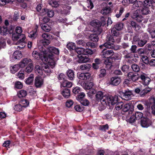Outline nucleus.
Wrapping results in <instances>:
<instances>
[{"label":"nucleus","mask_w":155,"mask_h":155,"mask_svg":"<svg viewBox=\"0 0 155 155\" xmlns=\"http://www.w3.org/2000/svg\"><path fill=\"white\" fill-rule=\"evenodd\" d=\"M32 56L35 59L38 60L41 59L43 62L49 60L48 64L53 66L54 64L55 60H53V56L47 54V51L44 49H42V51L39 53L37 51H34L32 53Z\"/></svg>","instance_id":"f257e3e1"},{"label":"nucleus","mask_w":155,"mask_h":155,"mask_svg":"<svg viewBox=\"0 0 155 155\" xmlns=\"http://www.w3.org/2000/svg\"><path fill=\"white\" fill-rule=\"evenodd\" d=\"M107 42L104 44L100 46L101 48H103L105 47L106 48L113 49L114 48V40L113 36L110 35H107L106 38Z\"/></svg>","instance_id":"f03ea898"},{"label":"nucleus","mask_w":155,"mask_h":155,"mask_svg":"<svg viewBox=\"0 0 155 155\" xmlns=\"http://www.w3.org/2000/svg\"><path fill=\"white\" fill-rule=\"evenodd\" d=\"M96 98L97 100H101L102 104L105 107L107 105V102L106 99L107 96H105L101 91H98L96 94Z\"/></svg>","instance_id":"7ed1b4c3"},{"label":"nucleus","mask_w":155,"mask_h":155,"mask_svg":"<svg viewBox=\"0 0 155 155\" xmlns=\"http://www.w3.org/2000/svg\"><path fill=\"white\" fill-rule=\"evenodd\" d=\"M140 10L137 8L136 10L133 12V13L131 14V16L133 18L136 20L138 22H141L143 19V18L140 14Z\"/></svg>","instance_id":"20e7f679"},{"label":"nucleus","mask_w":155,"mask_h":155,"mask_svg":"<svg viewBox=\"0 0 155 155\" xmlns=\"http://www.w3.org/2000/svg\"><path fill=\"white\" fill-rule=\"evenodd\" d=\"M52 59H53V60H55V61H54V66H52V65L48 64V60H47L46 61H45L46 62H48L47 64H46L45 63V62L43 64H42L43 70L47 74H49L51 72L50 68L51 67V68H53L54 67L55 65V62L56 61V59L54 58L53 57Z\"/></svg>","instance_id":"39448f33"},{"label":"nucleus","mask_w":155,"mask_h":155,"mask_svg":"<svg viewBox=\"0 0 155 155\" xmlns=\"http://www.w3.org/2000/svg\"><path fill=\"white\" fill-rule=\"evenodd\" d=\"M21 39L17 42H14V44L17 46L14 47L17 49H21L23 48L25 46V36L24 35H21Z\"/></svg>","instance_id":"423d86ee"},{"label":"nucleus","mask_w":155,"mask_h":155,"mask_svg":"<svg viewBox=\"0 0 155 155\" xmlns=\"http://www.w3.org/2000/svg\"><path fill=\"white\" fill-rule=\"evenodd\" d=\"M15 32L12 35V38L13 41L17 40L20 36L21 37V33L22 31L21 27H17L15 29Z\"/></svg>","instance_id":"0eeeda50"},{"label":"nucleus","mask_w":155,"mask_h":155,"mask_svg":"<svg viewBox=\"0 0 155 155\" xmlns=\"http://www.w3.org/2000/svg\"><path fill=\"white\" fill-rule=\"evenodd\" d=\"M47 51V54L53 56L54 58L56 59V61L58 60V58L55 57L52 53H54L56 54H58L59 53V51L58 49L54 47H50L48 48L47 51Z\"/></svg>","instance_id":"6e6552de"},{"label":"nucleus","mask_w":155,"mask_h":155,"mask_svg":"<svg viewBox=\"0 0 155 155\" xmlns=\"http://www.w3.org/2000/svg\"><path fill=\"white\" fill-rule=\"evenodd\" d=\"M107 104H108L113 105L117 104L118 101V97L117 96H107L106 99Z\"/></svg>","instance_id":"1a4fd4ad"},{"label":"nucleus","mask_w":155,"mask_h":155,"mask_svg":"<svg viewBox=\"0 0 155 155\" xmlns=\"http://www.w3.org/2000/svg\"><path fill=\"white\" fill-rule=\"evenodd\" d=\"M123 94V99L126 101L131 100L134 96L132 91L130 90L125 91Z\"/></svg>","instance_id":"9d476101"},{"label":"nucleus","mask_w":155,"mask_h":155,"mask_svg":"<svg viewBox=\"0 0 155 155\" xmlns=\"http://www.w3.org/2000/svg\"><path fill=\"white\" fill-rule=\"evenodd\" d=\"M32 63V61L31 59L26 58L23 59L19 63V64L21 68H23L26 66H28Z\"/></svg>","instance_id":"9b49d317"},{"label":"nucleus","mask_w":155,"mask_h":155,"mask_svg":"<svg viewBox=\"0 0 155 155\" xmlns=\"http://www.w3.org/2000/svg\"><path fill=\"white\" fill-rule=\"evenodd\" d=\"M152 123L151 120L150 119L146 117L143 118L141 120V124L143 127H148Z\"/></svg>","instance_id":"f8f14e48"},{"label":"nucleus","mask_w":155,"mask_h":155,"mask_svg":"<svg viewBox=\"0 0 155 155\" xmlns=\"http://www.w3.org/2000/svg\"><path fill=\"white\" fill-rule=\"evenodd\" d=\"M101 56L103 58H108L112 56L114 54L113 51L112 50H108L105 51V49L102 52Z\"/></svg>","instance_id":"ddd939ff"},{"label":"nucleus","mask_w":155,"mask_h":155,"mask_svg":"<svg viewBox=\"0 0 155 155\" xmlns=\"http://www.w3.org/2000/svg\"><path fill=\"white\" fill-rule=\"evenodd\" d=\"M140 78L143 81V84L145 85H147L149 84L150 79L147 77L146 74L141 72V74L140 75Z\"/></svg>","instance_id":"4468645a"},{"label":"nucleus","mask_w":155,"mask_h":155,"mask_svg":"<svg viewBox=\"0 0 155 155\" xmlns=\"http://www.w3.org/2000/svg\"><path fill=\"white\" fill-rule=\"evenodd\" d=\"M141 74L140 73L138 74L137 73H134L133 72H130L127 74V76L129 79H131L133 81H135L137 80L140 78V75Z\"/></svg>","instance_id":"2eb2a0df"},{"label":"nucleus","mask_w":155,"mask_h":155,"mask_svg":"<svg viewBox=\"0 0 155 155\" xmlns=\"http://www.w3.org/2000/svg\"><path fill=\"white\" fill-rule=\"evenodd\" d=\"M44 80L41 77L38 76L35 80V85L37 87H41L43 84Z\"/></svg>","instance_id":"dca6fc26"},{"label":"nucleus","mask_w":155,"mask_h":155,"mask_svg":"<svg viewBox=\"0 0 155 155\" xmlns=\"http://www.w3.org/2000/svg\"><path fill=\"white\" fill-rule=\"evenodd\" d=\"M41 14L42 15H44L47 14L48 17L51 18L54 16V13L52 10L47 9H44L42 10V13Z\"/></svg>","instance_id":"f3484780"},{"label":"nucleus","mask_w":155,"mask_h":155,"mask_svg":"<svg viewBox=\"0 0 155 155\" xmlns=\"http://www.w3.org/2000/svg\"><path fill=\"white\" fill-rule=\"evenodd\" d=\"M78 62L79 63H85L89 61L90 59L88 55L85 54L78 56Z\"/></svg>","instance_id":"a211bd4d"},{"label":"nucleus","mask_w":155,"mask_h":155,"mask_svg":"<svg viewBox=\"0 0 155 155\" xmlns=\"http://www.w3.org/2000/svg\"><path fill=\"white\" fill-rule=\"evenodd\" d=\"M121 80L119 77H114L111 78L110 84L114 85H117L120 82Z\"/></svg>","instance_id":"6ab92c4d"},{"label":"nucleus","mask_w":155,"mask_h":155,"mask_svg":"<svg viewBox=\"0 0 155 155\" xmlns=\"http://www.w3.org/2000/svg\"><path fill=\"white\" fill-rule=\"evenodd\" d=\"M81 84L85 89H90L92 88L94 85V84L92 82L85 83L84 82H82Z\"/></svg>","instance_id":"aec40b11"},{"label":"nucleus","mask_w":155,"mask_h":155,"mask_svg":"<svg viewBox=\"0 0 155 155\" xmlns=\"http://www.w3.org/2000/svg\"><path fill=\"white\" fill-rule=\"evenodd\" d=\"M12 57L13 60H19L22 57V55L21 51H15L13 54Z\"/></svg>","instance_id":"412c9836"},{"label":"nucleus","mask_w":155,"mask_h":155,"mask_svg":"<svg viewBox=\"0 0 155 155\" xmlns=\"http://www.w3.org/2000/svg\"><path fill=\"white\" fill-rule=\"evenodd\" d=\"M90 76L91 74L89 73H82L79 75L78 78L81 80H86L88 79Z\"/></svg>","instance_id":"4be33fe9"},{"label":"nucleus","mask_w":155,"mask_h":155,"mask_svg":"<svg viewBox=\"0 0 155 155\" xmlns=\"http://www.w3.org/2000/svg\"><path fill=\"white\" fill-rule=\"evenodd\" d=\"M150 104L151 106L152 112L155 115V98L151 97L150 99Z\"/></svg>","instance_id":"5701e85b"},{"label":"nucleus","mask_w":155,"mask_h":155,"mask_svg":"<svg viewBox=\"0 0 155 155\" xmlns=\"http://www.w3.org/2000/svg\"><path fill=\"white\" fill-rule=\"evenodd\" d=\"M21 68L19 63L10 67V70L12 73L14 74L16 72Z\"/></svg>","instance_id":"b1692460"},{"label":"nucleus","mask_w":155,"mask_h":155,"mask_svg":"<svg viewBox=\"0 0 155 155\" xmlns=\"http://www.w3.org/2000/svg\"><path fill=\"white\" fill-rule=\"evenodd\" d=\"M111 9L109 6H106L103 8L101 11V13L104 15H107L111 12Z\"/></svg>","instance_id":"393cba45"},{"label":"nucleus","mask_w":155,"mask_h":155,"mask_svg":"<svg viewBox=\"0 0 155 155\" xmlns=\"http://www.w3.org/2000/svg\"><path fill=\"white\" fill-rule=\"evenodd\" d=\"M40 25L42 29L45 31L49 32L51 30V27L46 24L41 23Z\"/></svg>","instance_id":"a878e982"},{"label":"nucleus","mask_w":155,"mask_h":155,"mask_svg":"<svg viewBox=\"0 0 155 155\" xmlns=\"http://www.w3.org/2000/svg\"><path fill=\"white\" fill-rule=\"evenodd\" d=\"M72 85V83L67 80H64L61 83V87H71Z\"/></svg>","instance_id":"bb28decb"},{"label":"nucleus","mask_w":155,"mask_h":155,"mask_svg":"<svg viewBox=\"0 0 155 155\" xmlns=\"http://www.w3.org/2000/svg\"><path fill=\"white\" fill-rule=\"evenodd\" d=\"M63 9L61 11V13L65 15L69 14L70 13L69 11L71 8V7L69 6L64 5L63 6Z\"/></svg>","instance_id":"cd10ccee"},{"label":"nucleus","mask_w":155,"mask_h":155,"mask_svg":"<svg viewBox=\"0 0 155 155\" xmlns=\"http://www.w3.org/2000/svg\"><path fill=\"white\" fill-rule=\"evenodd\" d=\"M133 107V105L131 103H127L123 106L122 110L124 112H127L130 109H132Z\"/></svg>","instance_id":"c85d7f7f"},{"label":"nucleus","mask_w":155,"mask_h":155,"mask_svg":"<svg viewBox=\"0 0 155 155\" xmlns=\"http://www.w3.org/2000/svg\"><path fill=\"white\" fill-rule=\"evenodd\" d=\"M61 94L64 98H68L70 96V91L68 88L65 89L62 91Z\"/></svg>","instance_id":"c756f323"},{"label":"nucleus","mask_w":155,"mask_h":155,"mask_svg":"<svg viewBox=\"0 0 155 155\" xmlns=\"http://www.w3.org/2000/svg\"><path fill=\"white\" fill-rule=\"evenodd\" d=\"M43 68L42 65L41 67L40 66L37 65L35 66V73L38 74L40 75H41L43 73Z\"/></svg>","instance_id":"7c9ffc66"},{"label":"nucleus","mask_w":155,"mask_h":155,"mask_svg":"<svg viewBox=\"0 0 155 155\" xmlns=\"http://www.w3.org/2000/svg\"><path fill=\"white\" fill-rule=\"evenodd\" d=\"M67 75L69 79L72 80L74 78V73L73 70L71 69H69L67 71Z\"/></svg>","instance_id":"2f4dec72"},{"label":"nucleus","mask_w":155,"mask_h":155,"mask_svg":"<svg viewBox=\"0 0 155 155\" xmlns=\"http://www.w3.org/2000/svg\"><path fill=\"white\" fill-rule=\"evenodd\" d=\"M140 11L142 14L144 15H147L150 14V11L148 7H144L140 10Z\"/></svg>","instance_id":"473e14b6"},{"label":"nucleus","mask_w":155,"mask_h":155,"mask_svg":"<svg viewBox=\"0 0 155 155\" xmlns=\"http://www.w3.org/2000/svg\"><path fill=\"white\" fill-rule=\"evenodd\" d=\"M75 51L78 54V56L84 54L85 49L83 48H77Z\"/></svg>","instance_id":"72a5a7b5"},{"label":"nucleus","mask_w":155,"mask_h":155,"mask_svg":"<svg viewBox=\"0 0 155 155\" xmlns=\"http://www.w3.org/2000/svg\"><path fill=\"white\" fill-rule=\"evenodd\" d=\"M34 75L33 74H31L25 80V82L26 83L28 84H30L32 83L34 80Z\"/></svg>","instance_id":"f704fd0d"},{"label":"nucleus","mask_w":155,"mask_h":155,"mask_svg":"<svg viewBox=\"0 0 155 155\" xmlns=\"http://www.w3.org/2000/svg\"><path fill=\"white\" fill-rule=\"evenodd\" d=\"M27 94V92L24 90H21L19 91L17 94L18 97L20 98L25 97Z\"/></svg>","instance_id":"c9c22d12"},{"label":"nucleus","mask_w":155,"mask_h":155,"mask_svg":"<svg viewBox=\"0 0 155 155\" xmlns=\"http://www.w3.org/2000/svg\"><path fill=\"white\" fill-rule=\"evenodd\" d=\"M67 48L70 51H75L76 48L75 43L72 42H70L67 44Z\"/></svg>","instance_id":"e433bc0d"},{"label":"nucleus","mask_w":155,"mask_h":155,"mask_svg":"<svg viewBox=\"0 0 155 155\" xmlns=\"http://www.w3.org/2000/svg\"><path fill=\"white\" fill-rule=\"evenodd\" d=\"M91 65L89 64H84L81 65L80 66V68L82 70H86L88 71L91 67Z\"/></svg>","instance_id":"4c0bfd02"},{"label":"nucleus","mask_w":155,"mask_h":155,"mask_svg":"<svg viewBox=\"0 0 155 155\" xmlns=\"http://www.w3.org/2000/svg\"><path fill=\"white\" fill-rule=\"evenodd\" d=\"M89 38L90 40L94 42H97L98 41L99 38L96 34H92L90 35Z\"/></svg>","instance_id":"58836bf2"},{"label":"nucleus","mask_w":155,"mask_h":155,"mask_svg":"<svg viewBox=\"0 0 155 155\" xmlns=\"http://www.w3.org/2000/svg\"><path fill=\"white\" fill-rule=\"evenodd\" d=\"M14 0H0V6H4L10 2H13ZM18 2H22L23 0H17Z\"/></svg>","instance_id":"ea45409f"},{"label":"nucleus","mask_w":155,"mask_h":155,"mask_svg":"<svg viewBox=\"0 0 155 155\" xmlns=\"http://www.w3.org/2000/svg\"><path fill=\"white\" fill-rule=\"evenodd\" d=\"M111 31L112 35L118 37L119 40L118 41H119L120 39V36L119 35L118 32L114 28L111 29Z\"/></svg>","instance_id":"a19ab883"},{"label":"nucleus","mask_w":155,"mask_h":155,"mask_svg":"<svg viewBox=\"0 0 155 155\" xmlns=\"http://www.w3.org/2000/svg\"><path fill=\"white\" fill-rule=\"evenodd\" d=\"M127 122L132 124L133 125H135V122L136 121V119L135 118V117L134 116V114H133L132 116H131L130 118L127 119Z\"/></svg>","instance_id":"79ce46f5"},{"label":"nucleus","mask_w":155,"mask_h":155,"mask_svg":"<svg viewBox=\"0 0 155 155\" xmlns=\"http://www.w3.org/2000/svg\"><path fill=\"white\" fill-rule=\"evenodd\" d=\"M33 69V66L32 63L31 64H29L27 66L25 70V71L27 73H29L32 71Z\"/></svg>","instance_id":"37998d69"},{"label":"nucleus","mask_w":155,"mask_h":155,"mask_svg":"<svg viewBox=\"0 0 155 155\" xmlns=\"http://www.w3.org/2000/svg\"><path fill=\"white\" fill-rule=\"evenodd\" d=\"M143 116V114L142 113L137 112L135 113L134 114V116L136 120H138L140 119Z\"/></svg>","instance_id":"c03bdc74"},{"label":"nucleus","mask_w":155,"mask_h":155,"mask_svg":"<svg viewBox=\"0 0 155 155\" xmlns=\"http://www.w3.org/2000/svg\"><path fill=\"white\" fill-rule=\"evenodd\" d=\"M151 90V88L149 87H147L145 88L141 91L140 93V95L141 96L146 94L148 92H150Z\"/></svg>","instance_id":"a18cd8bd"},{"label":"nucleus","mask_w":155,"mask_h":155,"mask_svg":"<svg viewBox=\"0 0 155 155\" xmlns=\"http://www.w3.org/2000/svg\"><path fill=\"white\" fill-rule=\"evenodd\" d=\"M1 29L0 32L1 35H6L8 31L7 27L3 26L2 27H1Z\"/></svg>","instance_id":"49530a36"},{"label":"nucleus","mask_w":155,"mask_h":155,"mask_svg":"<svg viewBox=\"0 0 155 155\" xmlns=\"http://www.w3.org/2000/svg\"><path fill=\"white\" fill-rule=\"evenodd\" d=\"M42 37L43 39H46L50 40L52 38V36L51 35H49L46 33H43L42 35Z\"/></svg>","instance_id":"de8ad7c7"},{"label":"nucleus","mask_w":155,"mask_h":155,"mask_svg":"<svg viewBox=\"0 0 155 155\" xmlns=\"http://www.w3.org/2000/svg\"><path fill=\"white\" fill-rule=\"evenodd\" d=\"M37 35V33L36 32V31H32L30 32L28 34V36L31 38H35Z\"/></svg>","instance_id":"09e8293b"},{"label":"nucleus","mask_w":155,"mask_h":155,"mask_svg":"<svg viewBox=\"0 0 155 155\" xmlns=\"http://www.w3.org/2000/svg\"><path fill=\"white\" fill-rule=\"evenodd\" d=\"M20 103L22 106V107H27L29 104V102L26 100H22Z\"/></svg>","instance_id":"8fccbe9b"},{"label":"nucleus","mask_w":155,"mask_h":155,"mask_svg":"<svg viewBox=\"0 0 155 155\" xmlns=\"http://www.w3.org/2000/svg\"><path fill=\"white\" fill-rule=\"evenodd\" d=\"M116 109L117 110H119L123 108V103L122 102H118L116 104Z\"/></svg>","instance_id":"3c124183"},{"label":"nucleus","mask_w":155,"mask_h":155,"mask_svg":"<svg viewBox=\"0 0 155 155\" xmlns=\"http://www.w3.org/2000/svg\"><path fill=\"white\" fill-rule=\"evenodd\" d=\"M106 74V71L104 69H102L100 71V74L99 76L101 78L104 77Z\"/></svg>","instance_id":"603ef678"},{"label":"nucleus","mask_w":155,"mask_h":155,"mask_svg":"<svg viewBox=\"0 0 155 155\" xmlns=\"http://www.w3.org/2000/svg\"><path fill=\"white\" fill-rule=\"evenodd\" d=\"M140 58L142 61L146 64H148L149 63L148 58L147 56L141 55Z\"/></svg>","instance_id":"864d4df0"},{"label":"nucleus","mask_w":155,"mask_h":155,"mask_svg":"<svg viewBox=\"0 0 155 155\" xmlns=\"http://www.w3.org/2000/svg\"><path fill=\"white\" fill-rule=\"evenodd\" d=\"M131 67L133 70L135 72H138L140 70L139 66L136 64H132Z\"/></svg>","instance_id":"5fc2aeb1"},{"label":"nucleus","mask_w":155,"mask_h":155,"mask_svg":"<svg viewBox=\"0 0 155 155\" xmlns=\"http://www.w3.org/2000/svg\"><path fill=\"white\" fill-rule=\"evenodd\" d=\"M17 76L20 79H23L25 77L24 71L22 70H20L17 74Z\"/></svg>","instance_id":"6e6d98bb"},{"label":"nucleus","mask_w":155,"mask_h":155,"mask_svg":"<svg viewBox=\"0 0 155 155\" xmlns=\"http://www.w3.org/2000/svg\"><path fill=\"white\" fill-rule=\"evenodd\" d=\"M95 45H94V43L91 42H88L86 44V48H95Z\"/></svg>","instance_id":"4d7b16f0"},{"label":"nucleus","mask_w":155,"mask_h":155,"mask_svg":"<svg viewBox=\"0 0 155 155\" xmlns=\"http://www.w3.org/2000/svg\"><path fill=\"white\" fill-rule=\"evenodd\" d=\"M49 4L52 6V7L56 8L59 5L57 2L52 0L49 2Z\"/></svg>","instance_id":"13d9d810"},{"label":"nucleus","mask_w":155,"mask_h":155,"mask_svg":"<svg viewBox=\"0 0 155 155\" xmlns=\"http://www.w3.org/2000/svg\"><path fill=\"white\" fill-rule=\"evenodd\" d=\"M85 94L83 92H81L80 94L78 95V97H77V100L80 102L81 101H82L83 99V98L84 97Z\"/></svg>","instance_id":"bf43d9fd"},{"label":"nucleus","mask_w":155,"mask_h":155,"mask_svg":"<svg viewBox=\"0 0 155 155\" xmlns=\"http://www.w3.org/2000/svg\"><path fill=\"white\" fill-rule=\"evenodd\" d=\"M147 42V41L145 40H140L138 41V44L140 47H143Z\"/></svg>","instance_id":"052dcab7"},{"label":"nucleus","mask_w":155,"mask_h":155,"mask_svg":"<svg viewBox=\"0 0 155 155\" xmlns=\"http://www.w3.org/2000/svg\"><path fill=\"white\" fill-rule=\"evenodd\" d=\"M74 108L75 110L78 112H81L84 109L83 107L79 105H76L74 106Z\"/></svg>","instance_id":"680f3d73"},{"label":"nucleus","mask_w":155,"mask_h":155,"mask_svg":"<svg viewBox=\"0 0 155 155\" xmlns=\"http://www.w3.org/2000/svg\"><path fill=\"white\" fill-rule=\"evenodd\" d=\"M40 42L43 45L45 46L48 45L50 42V40L43 39L40 41Z\"/></svg>","instance_id":"e2e57ef3"},{"label":"nucleus","mask_w":155,"mask_h":155,"mask_svg":"<svg viewBox=\"0 0 155 155\" xmlns=\"http://www.w3.org/2000/svg\"><path fill=\"white\" fill-rule=\"evenodd\" d=\"M76 42L77 45L80 46H83L86 44L85 42L82 40H77Z\"/></svg>","instance_id":"0e129e2a"},{"label":"nucleus","mask_w":155,"mask_h":155,"mask_svg":"<svg viewBox=\"0 0 155 155\" xmlns=\"http://www.w3.org/2000/svg\"><path fill=\"white\" fill-rule=\"evenodd\" d=\"M151 5V0H145L144 2V7H148L150 6Z\"/></svg>","instance_id":"69168bd1"},{"label":"nucleus","mask_w":155,"mask_h":155,"mask_svg":"<svg viewBox=\"0 0 155 155\" xmlns=\"http://www.w3.org/2000/svg\"><path fill=\"white\" fill-rule=\"evenodd\" d=\"M93 53V51L90 48H87L85 49L84 54L88 55V54L91 55Z\"/></svg>","instance_id":"338daca9"},{"label":"nucleus","mask_w":155,"mask_h":155,"mask_svg":"<svg viewBox=\"0 0 155 155\" xmlns=\"http://www.w3.org/2000/svg\"><path fill=\"white\" fill-rule=\"evenodd\" d=\"M81 91V88L80 87H75L73 89L72 91L75 94H78Z\"/></svg>","instance_id":"774afa93"}]
</instances>
